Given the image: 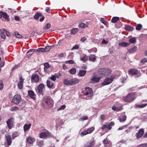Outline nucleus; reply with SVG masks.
Here are the masks:
<instances>
[{
	"mask_svg": "<svg viewBox=\"0 0 147 147\" xmlns=\"http://www.w3.org/2000/svg\"><path fill=\"white\" fill-rule=\"evenodd\" d=\"M135 99V95L133 93H131L128 94L125 97H123V100L125 102H131L133 101Z\"/></svg>",
	"mask_w": 147,
	"mask_h": 147,
	"instance_id": "nucleus-1",
	"label": "nucleus"
},
{
	"mask_svg": "<svg viewBox=\"0 0 147 147\" xmlns=\"http://www.w3.org/2000/svg\"><path fill=\"white\" fill-rule=\"evenodd\" d=\"M115 78V76H111L109 77L106 78L102 83V85L104 86L109 84L112 82Z\"/></svg>",
	"mask_w": 147,
	"mask_h": 147,
	"instance_id": "nucleus-2",
	"label": "nucleus"
},
{
	"mask_svg": "<svg viewBox=\"0 0 147 147\" xmlns=\"http://www.w3.org/2000/svg\"><path fill=\"white\" fill-rule=\"evenodd\" d=\"M86 90V92L84 93V96L88 95V97H86V99H90L92 96L93 93L92 89L88 87H86L85 88Z\"/></svg>",
	"mask_w": 147,
	"mask_h": 147,
	"instance_id": "nucleus-3",
	"label": "nucleus"
},
{
	"mask_svg": "<svg viewBox=\"0 0 147 147\" xmlns=\"http://www.w3.org/2000/svg\"><path fill=\"white\" fill-rule=\"evenodd\" d=\"M111 70L108 69L102 68L98 70V74L100 75L102 77L103 75H109L110 74Z\"/></svg>",
	"mask_w": 147,
	"mask_h": 147,
	"instance_id": "nucleus-4",
	"label": "nucleus"
},
{
	"mask_svg": "<svg viewBox=\"0 0 147 147\" xmlns=\"http://www.w3.org/2000/svg\"><path fill=\"white\" fill-rule=\"evenodd\" d=\"M22 98L21 96L18 94L15 95L13 98L12 102L15 104H18L21 101Z\"/></svg>",
	"mask_w": 147,
	"mask_h": 147,
	"instance_id": "nucleus-5",
	"label": "nucleus"
},
{
	"mask_svg": "<svg viewBox=\"0 0 147 147\" xmlns=\"http://www.w3.org/2000/svg\"><path fill=\"white\" fill-rule=\"evenodd\" d=\"M39 77L36 74L33 75L31 77V80L32 82H37L39 80Z\"/></svg>",
	"mask_w": 147,
	"mask_h": 147,
	"instance_id": "nucleus-6",
	"label": "nucleus"
},
{
	"mask_svg": "<svg viewBox=\"0 0 147 147\" xmlns=\"http://www.w3.org/2000/svg\"><path fill=\"white\" fill-rule=\"evenodd\" d=\"M50 134L48 132H42L40 134V137L41 138H45L48 137L50 136Z\"/></svg>",
	"mask_w": 147,
	"mask_h": 147,
	"instance_id": "nucleus-7",
	"label": "nucleus"
},
{
	"mask_svg": "<svg viewBox=\"0 0 147 147\" xmlns=\"http://www.w3.org/2000/svg\"><path fill=\"white\" fill-rule=\"evenodd\" d=\"M14 119L13 118H10L7 121V123L8 127L11 128L13 126Z\"/></svg>",
	"mask_w": 147,
	"mask_h": 147,
	"instance_id": "nucleus-8",
	"label": "nucleus"
},
{
	"mask_svg": "<svg viewBox=\"0 0 147 147\" xmlns=\"http://www.w3.org/2000/svg\"><path fill=\"white\" fill-rule=\"evenodd\" d=\"M103 143L105 144V147H111L112 146L111 142L107 139L103 140Z\"/></svg>",
	"mask_w": 147,
	"mask_h": 147,
	"instance_id": "nucleus-9",
	"label": "nucleus"
},
{
	"mask_svg": "<svg viewBox=\"0 0 147 147\" xmlns=\"http://www.w3.org/2000/svg\"><path fill=\"white\" fill-rule=\"evenodd\" d=\"M5 137L7 144L9 146L12 143L11 136L9 134H7L5 135Z\"/></svg>",
	"mask_w": 147,
	"mask_h": 147,
	"instance_id": "nucleus-10",
	"label": "nucleus"
},
{
	"mask_svg": "<svg viewBox=\"0 0 147 147\" xmlns=\"http://www.w3.org/2000/svg\"><path fill=\"white\" fill-rule=\"evenodd\" d=\"M144 133V130L143 128L140 129L138 132L136 134V137L137 138H141L143 135Z\"/></svg>",
	"mask_w": 147,
	"mask_h": 147,
	"instance_id": "nucleus-11",
	"label": "nucleus"
},
{
	"mask_svg": "<svg viewBox=\"0 0 147 147\" xmlns=\"http://www.w3.org/2000/svg\"><path fill=\"white\" fill-rule=\"evenodd\" d=\"M46 103L50 107L52 106L53 101L52 100L49 98H47L45 100Z\"/></svg>",
	"mask_w": 147,
	"mask_h": 147,
	"instance_id": "nucleus-12",
	"label": "nucleus"
},
{
	"mask_svg": "<svg viewBox=\"0 0 147 147\" xmlns=\"http://www.w3.org/2000/svg\"><path fill=\"white\" fill-rule=\"evenodd\" d=\"M128 73L130 75L133 76L137 74H138V71L135 69H130L129 70Z\"/></svg>",
	"mask_w": 147,
	"mask_h": 147,
	"instance_id": "nucleus-13",
	"label": "nucleus"
},
{
	"mask_svg": "<svg viewBox=\"0 0 147 147\" xmlns=\"http://www.w3.org/2000/svg\"><path fill=\"white\" fill-rule=\"evenodd\" d=\"M44 88V86L42 84H40L38 87L37 89L40 94H42L43 92V89Z\"/></svg>",
	"mask_w": 147,
	"mask_h": 147,
	"instance_id": "nucleus-14",
	"label": "nucleus"
},
{
	"mask_svg": "<svg viewBox=\"0 0 147 147\" xmlns=\"http://www.w3.org/2000/svg\"><path fill=\"white\" fill-rule=\"evenodd\" d=\"M101 77H102V76L98 77L94 76L91 79V80L93 83H97L99 81V80Z\"/></svg>",
	"mask_w": 147,
	"mask_h": 147,
	"instance_id": "nucleus-15",
	"label": "nucleus"
},
{
	"mask_svg": "<svg viewBox=\"0 0 147 147\" xmlns=\"http://www.w3.org/2000/svg\"><path fill=\"white\" fill-rule=\"evenodd\" d=\"M20 82L18 84V86L19 88L20 89H22L23 87V80L22 77H20L19 79Z\"/></svg>",
	"mask_w": 147,
	"mask_h": 147,
	"instance_id": "nucleus-16",
	"label": "nucleus"
},
{
	"mask_svg": "<svg viewBox=\"0 0 147 147\" xmlns=\"http://www.w3.org/2000/svg\"><path fill=\"white\" fill-rule=\"evenodd\" d=\"M44 70L47 73L49 72L48 71L49 69L50 68V66L48 63H45L44 64Z\"/></svg>",
	"mask_w": 147,
	"mask_h": 147,
	"instance_id": "nucleus-17",
	"label": "nucleus"
},
{
	"mask_svg": "<svg viewBox=\"0 0 147 147\" xmlns=\"http://www.w3.org/2000/svg\"><path fill=\"white\" fill-rule=\"evenodd\" d=\"M71 85L76 84L78 83L79 82V80L77 78H74L70 80Z\"/></svg>",
	"mask_w": 147,
	"mask_h": 147,
	"instance_id": "nucleus-18",
	"label": "nucleus"
},
{
	"mask_svg": "<svg viewBox=\"0 0 147 147\" xmlns=\"http://www.w3.org/2000/svg\"><path fill=\"white\" fill-rule=\"evenodd\" d=\"M31 126V124H26L23 127L24 130V131L29 130Z\"/></svg>",
	"mask_w": 147,
	"mask_h": 147,
	"instance_id": "nucleus-19",
	"label": "nucleus"
},
{
	"mask_svg": "<svg viewBox=\"0 0 147 147\" xmlns=\"http://www.w3.org/2000/svg\"><path fill=\"white\" fill-rule=\"evenodd\" d=\"M86 71L84 70H80L78 74V75L80 77L84 76L86 74Z\"/></svg>",
	"mask_w": 147,
	"mask_h": 147,
	"instance_id": "nucleus-20",
	"label": "nucleus"
},
{
	"mask_svg": "<svg viewBox=\"0 0 147 147\" xmlns=\"http://www.w3.org/2000/svg\"><path fill=\"white\" fill-rule=\"evenodd\" d=\"M94 142L93 141L89 142L88 143H87L84 147H92L94 145Z\"/></svg>",
	"mask_w": 147,
	"mask_h": 147,
	"instance_id": "nucleus-21",
	"label": "nucleus"
},
{
	"mask_svg": "<svg viewBox=\"0 0 147 147\" xmlns=\"http://www.w3.org/2000/svg\"><path fill=\"white\" fill-rule=\"evenodd\" d=\"M47 87L49 88H52L54 86V84L52 82H51L48 80L47 82Z\"/></svg>",
	"mask_w": 147,
	"mask_h": 147,
	"instance_id": "nucleus-22",
	"label": "nucleus"
},
{
	"mask_svg": "<svg viewBox=\"0 0 147 147\" xmlns=\"http://www.w3.org/2000/svg\"><path fill=\"white\" fill-rule=\"evenodd\" d=\"M27 141L29 144H32L34 141V139L32 137H30L27 139Z\"/></svg>",
	"mask_w": 147,
	"mask_h": 147,
	"instance_id": "nucleus-23",
	"label": "nucleus"
},
{
	"mask_svg": "<svg viewBox=\"0 0 147 147\" xmlns=\"http://www.w3.org/2000/svg\"><path fill=\"white\" fill-rule=\"evenodd\" d=\"M119 45L120 46H121L123 47H125L129 45H130V43H129L123 42L119 43Z\"/></svg>",
	"mask_w": 147,
	"mask_h": 147,
	"instance_id": "nucleus-24",
	"label": "nucleus"
},
{
	"mask_svg": "<svg viewBox=\"0 0 147 147\" xmlns=\"http://www.w3.org/2000/svg\"><path fill=\"white\" fill-rule=\"evenodd\" d=\"M95 57L94 55H91L89 57L90 61L92 62L95 61L96 60V58Z\"/></svg>",
	"mask_w": 147,
	"mask_h": 147,
	"instance_id": "nucleus-25",
	"label": "nucleus"
},
{
	"mask_svg": "<svg viewBox=\"0 0 147 147\" xmlns=\"http://www.w3.org/2000/svg\"><path fill=\"white\" fill-rule=\"evenodd\" d=\"M63 82L64 84L67 85H71V80L67 79L64 80L63 81Z\"/></svg>",
	"mask_w": 147,
	"mask_h": 147,
	"instance_id": "nucleus-26",
	"label": "nucleus"
},
{
	"mask_svg": "<svg viewBox=\"0 0 147 147\" xmlns=\"http://www.w3.org/2000/svg\"><path fill=\"white\" fill-rule=\"evenodd\" d=\"M88 56L86 55H85L83 57H81L80 60L82 61L85 62L88 60Z\"/></svg>",
	"mask_w": 147,
	"mask_h": 147,
	"instance_id": "nucleus-27",
	"label": "nucleus"
},
{
	"mask_svg": "<svg viewBox=\"0 0 147 147\" xmlns=\"http://www.w3.org/2000/svg\"><path fill=\"white\" fill-rule=\"evenodd\" d=\"M119 20V18L117 17H113L111 20V21L112 22L115 23Z\"/></svg>",
	"mask_w": 147,
	"mask_h": 147,
	"instance_id": "nucleus-28",
	"label": "nucleus"
},
{
	"mask_svg": "<svg viewBox=\"0 0 147 147\" xmlns=\"http://www.w3.org/2000/svg\"><path fill=\"white\" fill-rule=\"evenodd\" d=\"M146 105H147V104H143L141 105H136L135 107L136 108H142L145 107H146Z\"/></svg>",
	"mask_w": 147,
	"mask_h": 147,
	"instance_id": "nucleus-29",
	"label": "nucleus"
},
{
	"mask_svg": "<svg viewBox=\"0 0 147 147\" xmlns=\"http://www.w3.org/2000/svg\"><path fill=\"white\" fill-rule=\"evenodd\" d=\"M2 15L3 16V17L7 20L9 21V16L7 15V13L3 12H2Z\"/></svg>",
	"mask_w": 147,
	"mask_h": 147,
	"instance_id": "nucleus-30",
	"label": "nucleus"
},
{
	"mask_svg": "<svg viewBox=\"0 0 147 147\" xmlns=\"http://www.w3.org/2000/svg\"><path fill=\"white\" fill-rule=\"evenodd\" d=\"M76 69L75 68H72L69 71V72L71 74H74L76 73Z\"/></svg>",
	"mask_w": 147,
	"mask_h": 147,
	"instance_id": "nucleus-31",
	"label": "nucleus"
},
{
	"mask_svg": "<svg viewBox=\"0 0 147 147\" xmlns=\"http://www.w3.org/2000/svg\"><path fill=\"white\" fill-rule=\"evenodd\" d=\"M137 49V47L136 46H134L133 47L129 49L128 51L131 53L135 52Z\"/></svg>",
	"mask_w": 147,
	"mask_h": 147,
	"instance_id": "nucleus-32",
	"label": "nucleus"
},
{
	"mask_svg": "<svg viewBox=\"0 0 147 147\" xmlns=\"http://www.w3.org/2000/svg\"><path fill=\"white\" fill-rule=\"evenodd\" d=\"M28 94L32 98H33L35 95L33 91L31 90H30L28 91Z\"/></svg>",
	"mask_w": 147,
	"mask_h": 147,
	"instance_id": "nucleus-33",
	"label": "nucleus"
},
{
	"mask_svg": "<svg viewBox=\"0 0 147 147\" xmlns=\"http://www.w3.org/2000/svg\"><path fill=\"white\" fill-rule=\"evenodd\" d=\"M79 27L82 28H84L86 27H88V26L87 25L85 24L84 23H80L79 25Z\"/></svg>",
	"mask_w": 147,
	"mask_h": 147,
	"instance_id": "nucleus-34",
	"label": "nucleus"
},
{
	"mask_svg": "<svg viewBox=\"0 0 147 147\" xmlns=\"http://www.w3.org/2000/svg\"><path fill=\"white\" fill-rule=\"evenodd\" d=\"M127 118L126 116L125 115L122 117V118H120L119 119V121L120 122H123L126 120Z\"/></svg>",
	"mask_w": 147,
	"mask_h": 147,
	"instance_id": "nucleus-35",
	"label": "nucleus"
},
{
	"mask_svg": "<svg viewBox=\"0 0 147 147\" xmlns=\"http://www.w3.org/2000/svg\"><path fill=\"white\" fill-rule=\"evenodd\" d=\"M78 31V29L77 28H73L71 30V33L73 34H75Z\"/></svg>",
	"mask_w": 147,
	"mask_h": 147,
	"instance_id": "nucleus-36",
	"label": "nucleus"
},
{
	"mask_svg": "<svg viewBox=\"0 0 147 147\" xmlns=\"http://www.w3.org/2000/svg\"><path fill=\"white\" fill-rule=\"evenodd\" d=\"M112 109L114 111H119L122 109V108L120 107H118L115 106H113L112 107Z\"/></svg>",
	"mask_w": 147,
	"mask_h": 147,
	"instance_id": "nucleus-37",
	"label": "nucleus"
},
{
	"mask_svg": "<svg viewBox=\"0 0 147 147\" xmlns=\"http://www.w3.org/2000/svg\"><path fill=\"white\" fill-rule=\"evenodd\" d=\"M94 129V127H92L91 128H89L88 129L86 130L88 133V134L91 133H92Z\"/></svg>",
	"mask_w": 147,
	"mask_h": 147,
	"instance_id": "nucleus-38",
	"label": "nucleus"
},
{
	"mask_svg": "<svg viewBox=\"0 0 147 147\" xmlns=\"http://www.w3.org/2000/svg\"><path fill=\"white\" fill-rule=\"evenodd\" d=\"M37 144L40 147H41L43 145V142L42 141H38L37 142Z\"/></svg>",
	"mask_w": 147,
	"mask_h": 147,
	"instance_id": "nucleus-39",
	"label": "nucleus"
},
{
	"mask_svg": "<svg viewBox=\"0 0 147 147\" xmlns=\"http://www.w3.org/2000/svg\"><path fill=\"white\" fill-rule=\"evenodd\" d=\"M125 29L128 31H131L133 30V28L131 27L130 26H125Z\"/></svg>",
	"mask_w": 147,
	"mask_h": 147,
	"instance_id": "nucleus-40",
	"label": "nucleus"
},
{
	"mask_svg": "<svg viewBox=\"0 0 147 147\" xmlns=\"http://www.w3.org/2000/svg\"><path fill=\"white\" fill-rule=\"evenodd\" d=\"M88 117L87 116H82L81 118H80L79 120L80 121H83L85 120H87Z\"/></svg>",
	"mask_w": 147,
	"mask_h": 147,
	"instance_id": "nucleus-41",
	"label": "nucleus"
},
{
	"mask_svg": "<svg viewBox=\"0 0 147 147\" xmlns=\"http://www.w3.org/2000/svg\"><path fill=\"white\" fill-rule=\"evenodd\" d=\"M35 49H30L27 52V54H29V55H31L33 54V53L35 51Z\"/></svg>",
	"mask_w": 147,
	"mask_h": 147,
	"instance_id": "nucleus-42",
	"label": "nucleus"
},
{
	"mask_svg": "<svg viewBox=\"0 0 147 147\" xmlns=\"http://www.w3.org/2000/svg\"><path fill=\"white\" fill-rule=\"evenodd\" d=\"M15 34L16 37L18 38H22V36L17 32H15Z\"/></svg>",
	"mask_w": 147,
	"mask_h": 147,
	"instance_id": "nucleus-43",
	"label": "nucleus"
},
{
	"mask_svg": "<svg viewBox=\"0 0 147 147\" xmlns=\"http://www.w3.org/2000/svg\"><path fill=\"white\" fill-rule=\"evenodd\" d=\"M142 25L141 24H138L137 25L136 29L138 30H140L142 27Z\"/></svg>",
	"mask_w": 147,
	"mask_h": 147,
	"instance_id": "nucleus-44",
	"label": "nucleus"
},
{
	"mask_svg": "<svg viewBox=\"0 0 147 147\" xmlns=\"http://www.w3.org/2000/svg\"><path fill=\"white\" fill-rule=\"evenodd\" d=\"M129 41L131 43H134L136 42V39L135 38L133 37L129 39Z\"/></svg>",
	"mask_w": 147,
	"mask_h": 147,
	"instance_id": "nucleus-45",
	"label": "nucleus"
},
{
	"mask_svg": "<svg viewBox=\"0 0 147 147\" xmlns=\"http://www.w3.org/2000/svg\"><path fill=\"white\" fill-rule=\"evenodd\" d=\"M53 45L52 46V47H53ZM51 46H46L45 47V52H47L49 51L51 49Z\"/></svg>",
	"mask_w": 147,
	"mask_h": 147,
	"instance_id": "nucleus-46",
	"label": "nucleus"
},
{
	"mask_svg": "<svg viewBox=\"0 0 147 147\" xmlns=\"http://www.w3.org/2000/svg\"><path fill=\"white\" fill-rule=\"evenodd\" d=\"M41 14L40 13H37L34 16V18L35 19H37L39 17L41 16Z\"/></svg>",
	"mask_w": 147,
	"mask_h": 147,
	"instance_id": "nucleus-47",
	"label": "nucleus"
},
{
	"mask_svg": "<svg viewBox=\"0 0 147 147\" xmlns=\"http://www.w3.org/2000/svg\"><path fill=\"white\" fill-rule=\"evenodd\" d=\"M65 63L66 64H73L74 63V61L71 60L66 61Z\"/></svg>",
	"mask_w": 147,
	"mask_h": 147,
	"instance_id": "nucleus-48",
	"label": "nucleus"
},
{
	"mask_svg": "<svg viewBox=\"0 0 147 147\" xmlns=\"http://www.w3.org/2000/svg\"><path fill=\"white\" fill-rule=\"evenodd\" d=\"M51 27V24L49 23H47V25L44 27L43 29L46 30L50 28Z\"/></svg>",
	"mask_w": 147,
	"mask_h": 147,
	"instance_id": "nucleus-49",
	"label": "nucleus"
},
{
	"mask_svg": "<svg viewBox=\"0 0 147 147\" xmlns=\"http://www.w3.org/2000/svg\"><path fill=\"white\" fill-rule=\"evenodd\" d=\"M18 109H19L18 107H14L11 108L10 109V110L12 111H14L18 110Z\"/></svg>",
	"mask_w": 147,
	"mask_h": 147,
	"instance_id": "nucleus-50",
	"label": "nucleus"
},
{
	"mask_svg": "<svg viewBox=\"0 0 147 147\" xmlns=\"http://www.w3.org/2000/svg\"><path fill=\"white\" fill-rule=\"evenodd\" d=\"M37 51L38 52H45V48H40L38 49L37 50Z\"/></svg>",
	"mask_w": 147,
	"mask_h": 147,
	"instance_id": "nucleus-51",
	"label": "nucleus"
},
{
	"mask_svg": "<svg viewBox=\"0 0 147 147\" xmlns=\"http://www.w3.org/2000/svg\"><path fill=\"white\" fill-rule=\"evenodd\" d=\"M88 134L87 130H86L83 132H82L81 133L80 135L81 136H83L84 135H86Z\"/></svg>",
	"mask_w": 147,
	"mask_h": 147,
	"instance_id": "nucleus-52",
	"label": "nucleus"
},
{
	"mask_svg": "<svg viewBox=\"0 0 147 147\" xmlns=\"http://www.w3.org/2000/svg\"><path fill=\"white\" fill-rule=\"evenodd\" d=\"M18 134L16 132L13 133L12 134V137L13 139H14L15 137L18 136Z\"/></svg>",
	"mask_w": 147,
	"mask_h": 147,
	"instance_id": "nucleus-53",
	"label": "nucleus"
},
{
	"mask_svg": "<svg viewBox=\"0 0 147 147\" xmlns=\"http://www.w3.org/2000/svg\"><path fill=\"white\" fill-rule=\"evenodd\" d=\"M65 106L64 105H62L61 107H60L58 109V111H60L62 110H63L65 109Z\"/></svg>",
	"mask_w": 147,
	"mask_h": 147,
	"instance_id": "nucleus-54",
	"label": "nucleus"
},
{
	"mask_svg": "<svg viewBox=\"0 0 147 147\" xmlns=\"http://www.w3.org/2000/svg\"><path fill=\"white\" fill-rule=\"evenodd\" d=\"M79 48V46L78 45H75L72 48L71 50L73 49H77Z\"/></svg>",
	"mask_w": 147,
	"mask_h": 147,
	"instance_id": "nucleus-55",
	"label": "nucleus"
},
{
	"mask_svg": "<svg viewBox=\"0 0 147 147\" xmlns=\"http://www.w3.org/2000/svg\"><path fill=\"white\" fill-rule=\"evenodd\" d=\"M3 84L2 82L0 80V90H1L3 89Z\"/></svg>",
	"mask_w": 147,
	"mask_h": 147,
	"instance_id": "nucleus-56",
	"label": "nucleus"
},
{
	"mask_svg": "<svg viewBox=\"0 0 147 147\" xmlns=\"http://www.w3.org/2000/svg\"><path fill=\"white\" fill-rule=\"evenodd\" d=\"M0 34H5L6 31L5 29H0Z\"/></svg>",
	"mask_w": 147,
	"mask_h": 147,
	"instance_id": "nucleus-57",
	"label": "nucleus"
},
{
	"mask_svg": "<svg viewBox=\"0 0 147 147\" xmlns=\"http://www.w3.org/2000/svg\"><path fill=\"white\" fill-rule=\"evenodd\" d=\"M50 79L53 81H55L56 79V77L55 76H53L51 77Z\"/></svg>",
	"mask_w": 147,
	"mask_h": 147,
	"instance_id": "nucleus-58",
	"label": "nucleus"
},
{
	"mask_svg": "<svg viewBox=\"0 0 147 147\" xmlns=\"http://www.w3.org/2000/svg\"><path fill=\"white\" fill-rule=\"evenodd\" d=\"M147 62V59L146 58H144L143 59L141 60V63H145Z\"/></svg>",
	"mask_w": 147,
	"mask_h": 147,
	"instance_id": "nucleus-59",
	"label": "nucleus"
},
{
	"mask_svg": "<svg viewBox=\"0 0 147 147\" xmlns=\"http://www.w3.org/2000/svg\"><path fill=\"white\" fill-rule=\"evenodd\" d=\"M0 36L1 38L3 39H5V34H0Z\"/></svg>",
	"mask_w": 147,
	"mask_h": 147,
	"instance_id": "nucleus-60",
	"label": "nucleus"
},
{
	"mask_svg": "<svg viewBox=\"0 0 147 147\" xmlns=\"http://www.w3.org/2000/svg\"><path fill=\"white\" fill-rule=\"evenodd\" d=\"M86 38L85 37H82L80 41H82L83 42H84L86 40Z\"/></svg>",
	"mask_w": 147,
	"mask_h": 147,
	"instance_id": "nucleus-61",
	"label": "nucleus"
},
{
	"mask_svg": "<svg viewBox=\"0 0 147 147\" xmlns=\"http://www.w3.org/2000/svg\"><path fill=\"white\" fill-rule=\"evenodd\" d=\"M107 127L108 125H107V124H105L103 125V126L102 127V129H103L105 128H107Z\"/></svg>",
	"mask_w": 147,
	"mask_h": 147,
	"instance_id": "nucleus-62",
	"label": "nucleus"
},
{
	"mask_svg": "<svg viewBox=\"0 0 147 147\" xmlns=\"http://www.w3.org/2000/svg\"><path fill=\"white\" fill-rule=\"evenodd\" d=\"M139 146H142V147H147V144H140Z\"/></svg>",
	"mask_w": 147,
	"mask_h": 147,
	"instance_id": "nucleus-63",
	"label": "nucleus"
},
{
	"mask_svg": "<svg viewBox=\"0 0 147 147\" xmlns=\"http://www.w3.org/2000/svg\"><path fill=\"white\" fill-rule=\"evenodd\" d=\"M100 118L101 120H104L105 118V116L104 115H101L100 117Z\"/></svg>",
	"mask_w": 147,
	"mask_h": 147,
	"instance_id": "nucleus-64",
	"label": "nucleus"
}]
</instances>
